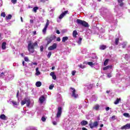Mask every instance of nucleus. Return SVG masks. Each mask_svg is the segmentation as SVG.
I'll list each match as a JSON object with an SVG mask.
<instances>
[{"label":"nucleus","mask_w":130,"mask_h":130,"mask_svg":"<svg viewBox=\"0 0 130 130\" xmlns=\"http://www.w3.org/2000/svg\"><path fill=\"white\" fill-rule=\"evenodd\" d=\"M36 76H39L40 75V71H39V68L38 67L36 69Z\"/></svg>","instance_id":"21"},{"label":"nucleus","mask_w":130,"mask_h":130,"mask_svg":"<svg viewBox=\"0 0 130 130\" xmlns=\"http://www.w3.org/2000/svg\"><path fill=\"white\" fill-rule=\"evenodd\" d=\"M123 115H124V116H125V117H128V116H129V114L127 113H124Z\"/></svg>","instance_id":"42"},{"label":"nucleus","mask_w":130,"mask_h":130,"mask_svg":"<svg viewBox=\"0 0 130 130\" xmlns=\"http://www.w3.org/2000/svg\"><path fill=\"white\" fill-rule=\"evenodd\" d=\"M98 124L99 123L97 121L93 122V123L91 121H90L88 125L89 127H90L91 129H93L94 128H96V127L98 126Z\"/></svg>","instance_id":"6"},{"label":"nucleus","mask_w":130,"mask_h":130,"mask_svg":"<svg viewBox=\"0 0 130 130\" xmlns=\"http://www.w3.org/2000/svg\"><path fill=\"white\" fill-rule=\"evenodd\" d=\"M49 25V20H48V19H47L46 25L43 29V34H44V35L46 34V30H47V28Z\"/></svg>","instance_id":"10"},{"label":"nucleus","mask_w":130,"mask_h":130,"mask_svg":"<svg viewBox=\"0 0 130 130\" xmlns=\"http://www.w3.org/2000/svg\"><path fill=\"white\" fill-rule=\"evenodd\" d=\"M91 99L93 101H96L97 100V96L96 95H92L91 97Z\"/></svg>","instance_id":"33"},{"label":"nucleus","mask_w":130,"mask_h":130,"mask_svg":"<svg viewBox=\"0 0 130 130\" xmlns=\"http://www.w3.org/2000/svg\"><path fill=\"white\" fill-rule=\"evenodd\" d=\"M11 3L15 5V4H17V0H11Z\"/></svg>","instance_id":"47"},{"label":"nucleus","mask_w":130,"mask_h":130,"mask_svg":"<svg viewBox=\"0 0 130 130\" xmlns=\"http://www.w3.org/2000/svg\"><path fill=\"white\" fill-rule=\"evenodd\" d=\"M100 12H101V14L104 18L107 16V15L108 14V13H109V10H108V9L105 7H102L100 9Z\"/></svg>","instance_id":"2"},{"label":"nucleus","mask_w":130,"mask_h":130,"mask_svg":"<svg viewBox=\"0 0 130 130\" xmlns=\"http://www.w3.org/2000/svg\"><path fill=\"white\" fill-rule=\"evenodd\" d=\"M39 8L38 7H35L32 9V12H34V13H37V10H39Z\"/></svg>","instance_id":"31"},{"label":"nucleus","mask_w":130,"mask_h":130,"mask_svg":"<svg viewBox=\"0 0 130 130\" xmlns=\"http://www.w3.org/2000/svg\"><path fill=\"white\" fill-rule=\"evenodd\" d=\"M45 100H46V99L45 98V95H41L39 99L40 104H42L45 101Z\"/></svg>","instance_id":"12"},{"label":"nucleus","mask_w":130,"mask_h":130,"mask_svg":"<svg viewBox=\"0 0 130 130\" xmlns=\"http://www.w3.org/2000/svg\"><path fill=\"white\" fill-rule=\"evenodd\" d=\"M38 46V44L37 42H35L34 44L31 42H29L28 44L27 49L29 52L30 53H34V48Z\"/></svg>","instance_id":"1"},{"label":"nucleus","mask_w":130,"mask_h":130,"mask_svg":"<svg viewBox=\"0 0 130 130\" xmlns=\"http://www.w3.org/2000/svg\"><path fill=\"white\" fill-rule=\"evenodd\" d=\"M50 56H51V52H48V54L47 55V57L49 58H50Z\"/></svg>","instance_id":"46"},{"label":"nucleus","mask_w":130,"mask_h":130,"mask_svg":"<svg viewBox=\"0 0 130 130\" xmlns=\"http://www.w3.org/2000/svg\"><path fill=\"white\" fill-rule=\"evenodd\" d=\"M0 118L1 119H2V120H7V119H8V118L5 114H2L0 115Z\"/></svg>","instance_id":"20"},{"label":"nucleus","mask_w":130,"mask_h":130,"mask_svg":"<svg viewBox=\"0 0 130 130\" xmlns=\"http://www.w3.org/2000/svg\"><path fill=\"white\" fill-rule=\"evenodd\" d=\"M76 23L78 24V25H81V26H83V27H89V24L87 22L85 21H83L81 19H77L76 20Z\"/></svg>","instance_id":"3"},{"label":"nucleus","mask_w":130,"mask_h":130,"mask_svg":"<svg viewBox=\"0 0 130 130\" xmlns=\"http://www.w3.org/2000/svg\"><path fill=\"white\" fill-rule=\"evenodd\" d=\"M109 109H110V108H109V107H106V111H108L109 110Z\"/></svg>","instance_id":"63"},{"label":"nucleus","mask_w":130,"mask_h":130,"mask_svg":"<svg viewBox=\"0 0 130 130\" xmlns=\"http://www.w3.org/2000/svg\"><path fill=\"white\" fill-rule=\"evenodd\" d=\"M83 39H82V38L79 37L78 39V40L77 41V43H78V44H79V45H81V44H82V40Z\"/></svg>","instance_id":"25"},{"label":"nucleus","mask_w":130,"mask_h":130,"mask_svg":"<svg viewBox=\"0 0 130 130\" xmlns=\"http://www.w3.org/2000/svg\"><path fill=\"white\" fill-rule=\"evenodd\" d=\"M52 77L53 80H56V76L55 75V74H54L53 75H52Z\"/></svg>","instance_id":"56"},{"label":"nucleus","mask_w":130,"mask_h":130,"mask_svg":"<svg viewBox=\"0 0 130 130\" xmlns=\"http://www.w3.org/2000/svg\"><path fill=\"white\" fill-rule=\"evenodd\" d=\"M106 48H107V46H106V45H101L100 47V49H101V50H104V49H106Z\"/></svg>","instance_id":"24"},{"label":"nucleus","mask_w":130,"mask_h":130,"mask_svg":"<svg viewBox=\"0 0 130 130\" xmlns=\"http://www.w3.org/2000/svg\"><path fill=\"white\" fill-rule=\"evenodd\" d=\"M41 120L43 121L44 122L46 121V118L45 117L43 116L42 117Z\"/></svg>","instance_id":"43"},{"label":"nucleus","mask_w":130,"mask_h":130,"mask_svg":"<svg viewBox=\"0 0 130 130\" xmlns=\"http://www.w3.org/2000/svg\"><path fill=\"white\" fill-rule=\"evenodd\" d=\"M25 104H26V106L27 107H29V106H30V102L29 100H25Z\"/></svg>","instance_id":"30"},{"label":"nucleus","mask_w":130,"mask_h":130,"mask_svg":"<svg viewBox=\"0 0 130 130\" xmlns=\"http://www.w3.org/2000/svg\"><path fill=\"white\" fill-rule=\"evenodd\" d=\"M54 87V85L53 84H51L49 86V88L50 89V90H52Z\"/></svg>","instance_id":"41"},{"label":"nucleus","mask_w":130,"mask_h":130,"mask_svg":"<svg viewBox=\"0 0 130 130\" xmlns=\"http://www.w3.org/2000/svg\"><path fill=\"white\" fill-rule=\"evenodd\" d=\"M25 104H26V100L22 101L21 102V105H22V106H23V105H25Z\"/></svg>","instance_id":"38"},{"label":"nucleus","mask_w":130,"mask_h":130,"mask_svg":"<svg viewBox=\"0 0 130 130\" xmlns=\"http://www.w3.org/2000/svg\"><path fill=\"white\" fill-rule=\"evenodd\" d=\"M68 11H66L59 15V17L57 19V22L58 23H60V21H61V19H62V18L68 14Z\"/></svg>","instance_id":"8"},{"label":"nucleus","mask_w":130,"mask_h":130,"mask_svg":"<svg viewBox=\"0 0 130 130\" xmlns=\"http://www.w3.org/2000/svg\"><path fill=\"white\" fill-rule=\"evenodd\" d=\"M80 124H81V125H82V126H85V125H87V124H88V121L83 120H82V121L80 122Z\"/></svg>","instance_id":"19"},{"label":"nucleus","mask_w":130,"mask_h":130,"mask_svg":"<svg viewBox=\"0 0 130 130\" xmlns=\"http://www.w3.org/2000/svg\"><path fill=\"white\" fill-rule=\"evenodd\" d=\"M99 38H101V39H104V36H103V35H100Z\"/></svg>","instance_id":"48"},{"label":"nucleus","mask_w":130,"mask_h":130,"mask_svg":"<svg viewBox=\"0 0 130 130\" xmlns=\"http://www.w3.org/2000/svg\"><path fill=\"white\" fill-rule=\"evenodd\" d=\"M83 106L84 108H87L89 106V101L87 99H85L83 102Z\"/></svg>","instance_id":"15"},{"label":"nucleus","mask_w":130,"mask_h":130,"mask_svg":"<svg viewBox=\"0 0 130 130\" xmlns=\"http://www.w3.org/2000/svg\"><path fill=\"white\" fill-rule=\"evenodd\" d=\"M130 123H127L125 125H123L120 127V129H129Z\"/></svg>","instance_id":"16"},{"label":"nucleus","mask_w":130,"mask_h":130,"mask_svg":"<svg viewBox=\"0 0 130 130\" xmlns=\"http://www.w3.org/2000/svg\"><path fill=\"white\" fill-rule=\"evenodd\" d=\"M1 16L4 17V18H5V17H6V14L5 13V12H3L1 13Z\"/></svg>","instance_id":"51"},{"label":"nucleus","mask_w":130,"mask_h":130,"mask_svg":"<svg viewBox=\"0 0 130 130\" xmlns=\"http://www.w3.org/2000/svg\"><path fill=\"white\" fill-rule=\"evenodd\" d=\"M68 40H69V37H64L62 39V42H66V41H68Z\"/></svg>","instance_id":"29"},{"label":"nucleus","mask_w":130,"mask_h":130,"mask_svg":"<svg viewBox=\"0 0 130 130\" xmlns=\"http://www.w3.org/2000/svg\"><path fill=\"white\" fill-rule=\"evenodd\" d=\"M6 20H11L12 19V15L9 14L8 16H6Z\"/></svg>","instance_id":"34"},{"label":"nucleus","mask_w":130,"mask_h":130,"mask_svg":"<svg viewBox=\"0 0 130 130\" xmlns=\"http://www.w3.org/2000/svg\"><path fill=\"white\" fill-rule=\"evenodd\" d=\"M111 118L113 120H115V119H116V117L115 115H114V116H112V117Z\"/></svg>","instance_id":"49"},{"label":"nucleus","mask_w":130,"mask_h":130,"mask_svg":"<svg viewBox=\"0 0 130 130\" xmlns=\"http://www.w3.org/2000/svg\"><path fill=\"white\" fill-rule=\"evenodd\" d=\"M48 0H41V3H45V2H47Z\"/></svg>","instance_id":"59"},{"label":"nucleus","mask_w":130,"mask_h":130,"mask_svg":"<svg viewBox=\"0 0 130 130\" xmlns=\"http://www.w3.org/2000/svg\"><path fill=\"white\" fill-rule=\"evenodd\" d=\"M56 41H60V38L58 37L56 39Z\"/></svg>","instance_id":"64"},{"label":"nucleus","mask_w":130,"mask_h":130,"mask_svg":"<svg viewBox=\"0 0 130 130\" xmlns=\"http://www.w3.org/2000/svg\"><path fill=\"white\" fill-rule=\"evenodd\" d=\"M11 103L13 104V106L15 108H17V107H18V106H19V105H20V103L19 102H17L15 101H11Z\"/></svg>","instance_id":"17"},{"label":"nucleus","mask_w":130,"mask_h":130,"mask_svg":"<svg viewBox=\"0 0 130 130\" xmlns=\"http://www.w3.org/2000/svg\"><path fill=\"white\" fill-rule=\"evenodd\" d=\"M35 129L34 128V127H32V126H29V127H28L27 128H26V130H35Z\"/></svg>","instance_id":"39"},{"label":"nucleus","mask_w":130,"mask_h":130,"mask_svg":"<svg viewBox=\"0 0 130 130\" xmlns=\"http://www.w3.org/2000/svg\"><path fill=\"white\" fill-rule=\"evenodd\" d=\"M78 67H79V68H80L81 69H85V68H86L85 66H83L82 64L79 65Z\"/></svg>","instance_id":"44"},{"label":"nucleus","mask_w":130,"mask_h":130,"mask_svg":"<svg viewBox=\"0 0 130 130\" xmlns=\"http://www.w3.org/2000/svg\"><path fill=\"white\" fill-rule=\"evenodd\" d=\"M94 30H96V31H99V28L97 27H95L94 28Z\"/></svg>","instance_id":"60"},{"label":"nucleus","mask_w":130,"mask_h":130,"mask_svg":"<svg viewBox=\"0 0 130 130\" xmlns=\"http://www.w3.org/2000/svg\"><path fill=\"white\" fill-rule=\"evenodd\" d=\"M87 63L88 66H90L91 68H93V66H95V63H93L92 62H88Z\"/></svg>","instance_id":"35"},{"label":"nucleus","mask_w":130,"mask_h":130,"mask_svg":"<svg viewBox=\"0 0 130 130\" xmlns=\"http://www.w3.org/2000/svg\"><path fill=\"white\" fill-rule=\"evenodd\" d=\"M127 43L126 42H123L122 43V48H125V46H126Z\"/></svg>","instance_id":"37"},{"label":"nucleus","mask_w":130,"mask_h":130,"mask_svg":"<svg viewBox=\"0 0 130 130\" xmlns=\"http://www.w3.org/2000/svg\"><path fill=\"white\" fill-rule=\"evenodd\" d=\"M77 35H78V31H77L76 30H74L73 32V37L76 38V37H77Z\"/></svg>","instance_id":"26"},{"label":"nucleus","mask_w":130,"mask_h":130,"mask_svg":"<svg viewBox=\"0 0 130 130\" xmlns=\"http://www.w3.org/2000/svg\"><path fill=\"white\" fill-rule=\"evenodd\" d=\"M119 43V38H117L115 39V45H118Z\"/></svg>","instance_id":"28"},{"label":"nucleus","mask_w":130,"mask_h":130,"mask_svg":"<svg viewBox=\"0 0 130 130\" xmlns=\"http://www.w3.org/2000/svg\"><path fill=\"white\" fill-rule=\"evenodd\" d=\"M44 47L43 46H40V51L42 52L43 51Z\"/></svg>","instance_id":"55"},{"label":"nucleus","mask_w":130,"mask_h":130,"mask_svg":"<svg viewBox=\"0 0 130 130\" xmlns=\"http://www.w3.org/2000/svg\"><path fill=\"white\" fill-rule=\"evenodd\" d=\"M93 87H94V84H87L85 85L84 89L85 91H89V90H91V89L93 88Z\"/></svg>","instance_id":"9"},{"label":"nucleus","mask_w":130,"mask_h":130,"mask_svg":"<svg viewBox=\"0 0 130 130\" xmlns=\"http://www.w3.org/2000/svg\"><path fill=\"white\" fill-rule=\"evenodd\" d=\"M56 38V36L52 35L50 37H48L46 38V40L47 42V44H50L52 42L53 40H54Z\"/></svg>","instance_id":"5"},{"label":"nucleus","mask_w":130,"mask_h":130,"mask_svg":"<svg viewBox=\"0 0 130 130\" xmlns=\"http://www.w3.org/2000/svg\"><path fill=\"white\" fill-rule=\"evenodd\" d=\"M94 54V56L92 57V58L94 59H98V57H97V56L95 54Z\"/></svg>","instance_id":"57"},{"label":"nucleus","mask_w":130,"mask_h":130,"mask_svg":"<svg viewBox=\"0 0 130 130\" xmlns=\"http://www.w3.org/2000/svg\"><path fill=\"white\" fill-rule=\"evenodd\" d=\"M37 64H38L37 62H31V63L28 64V66L31 69H35V66H37Z\"/></svg>","instance_id":"18"},{"label":"nucleus","mask_w":130,"mask_h":130,"mask_svg":"<svg viewBox=\"0 0 130 130\" xmlns=\"http://www.w3.org/2000/svg\"><path fill=\"white\" fill-rule=\"evenodd\" d=\"M125 59H126V60H128V55H127V54H126L125 55V57H124Z\"/></svg>","instance_id":"45"},{"label":"nucleus","mask_w":130,"mask_h":130,"mask_svg":"<svg viewBox=\"0 0 130 130\" xmlns=\"http://www.w3.org/2000/svg\"><path fill=\"white\" fill-rule=\"evenodd\" d=\"M62 99H61V97L59 96L57 99V101H58V102H61Z\"/></svg>","instance_id":"50"},{"label":"nucleus","mask_w":130,"mask_h":130,"mask_svg":"<svg viewBox=\"0 0 130 130\" xmlns=\"http://www.w3.org/2000/svg\"><path fill=\"white\" fill-rule=\"evenodd\" d=\"M3 6V1L0 0V7H2Z\"/></svg>","instance_id":"61"},{"label":"nucleus","mask_w":130,"mask_h":130,"mask_svg":"<svg viewBox=\"0 0 130 130\" xmlns=\"http://www.w3.org/2000/svg\"><path fill=\"white\" fill-rule=\"evenodd\" d=\"M24 60L25 61H29V58L28 57H24Z\"/></svg>","instance_id":"53"},{"label":"nucleus","mask_w":130,"mask_h":130,"mask_svg":"<svg viewBox=\"0 0 130 130\" xmlns=\"http://www.w3.org/2000/svg\"><path fill=\"white\" fill-rule=\"evenodd\" d=\"M70 91L71 92L72 94V97H73L74 98H78L79 97V95L77 93H76V89L75 88L71 87L70 88Z\"/></svg>","instance_id":"7"},{"label":"nucleus","mask_w":130,"mask_h":130,"mask_svg":"<svg viewBox=\"0 0 130 130\" xmlns=\"http://www.w3.org/2000/svg\"><path fill=\"white\" fill-rule=\"evenodd\" d=\"M6 45H7V43L6 42H3L2 43V49H3V50L6 49Z\"/></svg>","instance_id":"27"},{"label":"nucleus","mask_w":130,"mask_h":130,"mask_svg":"<svg viewBox=\"0 0 130 130\" xmlns=\"http://www.w3.org/2000/svg\"><path fill=\"white\" fill-rule=\"evenodd\" d=\"M76 71L75 70L72 71V76H75V75H76Z\"/></svg>","instance_id":"54"},{"label":"nucleus","mask_w":130,"mask_h":130,"mask_svg":"<svg viewBox=\"0 0 130 130\" xmlns=\"http://www.w3.org/2000/svg\"><path fill=\"white\" fill-rule=\"evenodd\" d=\"M108 68H112V66H107V67H106L105 68H103V70L104 71H106V70H108Z\"/></svg>","instance_id":"40"},{"label":"nucleus","mask_w":130,"mask_h":130,"mask_svg":"<svg viewBox=\"0 0 130 130\" xmlns=\"http://www.w3.org/2000/svg\"><path fill=\"white\" fill-rule=\"evenodd\" d=\"M41 85H42V83L40 81H37L36 83V87H41Z\"/></svg>","instance_id":"23"},{"label":"nucleus","mask_w":130,"mask_h":130,"mask_svg":"<svg viewBox=\"0 0 130 130\" xmlns=\"http://www.w3.org/2000/svg\"><path fill=\"white\" fill-rule=\"evenodd\" d=\"M61 113H62V108L61 107H58L57 112L55 117L56 121H58V118L61 116Z\"/></svg>","instance_id":"4"},{"label":"nucleus","mask_w":130,"mask_h":130,"mask_svg":"<svg viewBox=\"0 0 130 130\" xmlns=\"http://www.w3.org/2000/svg\"><path fill=\"white\" fill-rule=\"evenodd\" d=\"M56 47H57V44L54 43L52 46H50L48 47V50H54V49H56Z\"/></svg>","instance_id":"13"},{"label":"nucleus","mask_w":130,"mask_h":130,"mask_svg":"<svg viewBox=\"0 0 130 130\" xmlns=\"http://www.w3.org/2000/svg\"><path fill=\"white\" fill-rule=\"evenodd\" d=\"M120 7H123V3L121 2L119 4Z\"/></svg>","instance_id":"62"},{"label":"nucleus","mask_w":130,"mask_h":130,"mask_svg":"<svg viewBox=\"0 0 130 130\" xmlns=\"http://www.w3.org/2000/svg\"><path fill=\"white\" fill-rule=\"evenodd\" d=\"M52 123H53V124L54 125H56V124H57L56 121H53L52 122Z\"/></svg>","instance_id":"58"},{"label":"nucleus","mask_w":130,"mask_h":130,"mask_svg":"<svg viewBox=\"0 0 130 130\" xmlns=\"http://www.w3.org/2000/svg\"><path fill=\"white\" fill-rule=\"evenodd\" d=\"M22 65L23 67H27V63H25V61H22Z\"/></svg>","instance_id":"52"},{"label":"nucleus","mask_w":130,"mask_h":130,"mask_svg":"<svg viewBox=\"0 0 130 130\" xmlns=\"http://www.w3.org/2000/svg\"><path fill=\"white\" fill-rule=\"evenodd\" d=\"M13 79H14V76L13 75H9L8 73V75H7L5 80L6 81H11Z\"/></svg>","instance_id":"14"},{"label":"nucleus","mask_w":130,"mask_h":130,"mask_svg":"<svg viewBox=\"0 0 130 130\" xmlns=\"http://www.w3.org/2000/svg\"><path fill=\"white\" fill-rule=\"evenodd\" d=\"M108 61H109V59H106L104 62V66H107L108 63Z\"/></svg>","instance_id":"36"},{"label":"nucleus","mask_w":130,"mask_h":130,"mask_svg":"<svg viewBox=\"0 0 130 130\" xmlns=\"http://www.w3.org/2000/svg\"><path fill=\"white\" fill-rule=\"evenodd\" d=\"M100 106L99 105H95L93 106V109L94 110H99Z\"/></svg>","instance_id":"22"},{"label":"nucleus","mask_w":130,"mask_h":130,"mask_svg":"<svg viewBox=\"0 0 130 130\" xmlns=\"http://www.w3.org/2000/svg\"><path fill=\"white\" fill-rule=\"evenodd\" d=\"M8 76V72H0V78L6 80V76Z\"/></svg>","instance_id":"11"},{"label":"nucleus","mask_w":130,"mask_h":130,"mask_svg":"<svg viewBox=\"0 0 130 130\" xmlns=\"http://www.w3.org/2000/svg\"><path fill=\"white\" fill-rule=\"evenodd\" d=\"M121 100V99H117L114 102V104L117 105V104H118L119 103V102Z\"/></svg>","instance_id":"32"}]
</instances>
